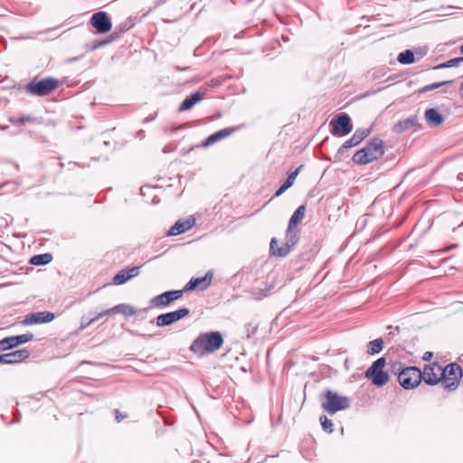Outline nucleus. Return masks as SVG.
Returning a JSON list of instances; mask_svg holds the SVG:
<instances>
[{
	"label": "nucleus",
	"mask_w": 463,
	"mask_h": 463,
	"mask_svg": "<svg viewBox=\"0 0 463 463\" xmlns=\"http://www.w3.org/2000/svg\"><path fill=\"white\" fill-rule=\"evenodd\" d=\"M166 151H168V148L165 147L164 148V153H166Z\"/></svg>",
	"instance_id": "51"
},
{
	"label": "nucleus",
	"mask_w": 463,
	"mask_h": 463,
	"mask_svg": "<svg viewBox=\"0 0 463 463\" xmlns=\"http://www.w3.org/2000/svg\"><path fill=\"white\" fill-rule=\"evenodd\" d=\"M223 344V337L218 331L200 334L192 343L190 350L194 354H210Z\"/></svg>",
	"instance_id": "1"
},
{
	"label": "nucleus",
	"mask_w": 463,
	"mask_h": 463,
	"mask_svg": "<svg viewBox=\"0 0 463 463\" xmlns=\"http://www.w3.org/2000/svg\"><path fill=\"white\" fill-rule=\"evenodd\" d=\"M111 311H113L114 314L121 313L125 317H132L136 314L135 308L127 304L117 305V306L111 307Z\"/></svg>",
	"instance_id": "28"
},
{
	"label": "nucleus",
	"mask_w": 463,
	"mask_h": 463,
	"mask_svg": "<svg viewBox=\"0 0 463 463\" xmlns=\"http://www.w3.org/2000/svg\"><path fill=\"white\" fill-rule=\"evenodd\" d=\"M234 132V128H222L212 135H210L208 137H206L203 142L202 143V146L203 147H208L210 146H212L213 144L229 137L230 135H232V133Z\"/></svg>",
	"instance_id": "20"
},
{
	"label": "nucleus",
	"mask_w": 463,
	"mask_h": 463,
	"mask_svg": "<svg viewBox=\"0 0 463 463\" xmlns=\"http://www.w3.org/2000/svg\"><path fill=\"white\" fill-rule=\"evenodd\" d=\"M432 356V353L431 352H426L423 355V360L427 361L429 359H430Z\"/></svg>",
	"instance_id": "44"
},
{
	"label": "nucleus",
	"mask_w": 463,
	"mask_h": 463,
	"mask_svg": "<svg viewBox=\"0 0 463 463\" xmlns=\"http://www.w3.org/2000/svg\"><path fill=\"white\" fill-rule=\"evenodd\" d=\"M293 182H291L288 178L286 179L284 184H282L287 190L293 185Z\"/></svg>",
	"instance_id": "41"
},
{
	"label": "nucleus",
	"mask_w": 463,
	"mask_h": 463,
	"mask_svg": "<svg viewBox=\"0 0 463 463\" xmlns=\"http://www.w3.org/2000/svg\"><path fill=\"white\" fill-rule=\"evenodd\" d=\"M203 99V94L199 91H195L187 96L179 107L180 111H186L191 109L195 104Z\"/></svg>",
	"instance_id": "23"
},
{
	"label": "nucleus",
	"mask_w": 463,
	"mask_h": 463,
	"mask_svg": "<svg viewBox=\"0 0 463 463\" xmlns=\"http://www.w3.org/2000/svg\"><path fill=\"white\" fill-rule=\"evenodd\" d=\"M460 91H461V96L463 97V81L461 82V85H460Z\"/></svg>",
	"instance_id": "46"
},
{
	"label": "nucleus",
	"mask_w": 463,
	"mask_h": 463,
	"mask_svg": "<svg viewBox=\"0 0 463 463\" xmlns=\"http://www.w3.org/2000/svg\"><path fill=\"white\" fill-rule=\"evenodd\" d=\"M257 331V326L252 325L251 323L246 326L247 337L250 338L251 335H253Z\"/></svg>",
	"instance_id": "36"
},
{
	"label": "nucleus",
	"mask_w": 463,
	"mask_h": 463,
	"mask_svg": "<svg viewBox=\"0 0 463 463\" xmlns=\"http://www.w3.org/2000/svg\"><path fill=\"white\" fill-rule=\"evenodd\" d=\"M55 316L53 313L50 311H41L32 313L25 317L23 321L24 325H33V324H43L49 323L54 319Z\"/></svg>",
	"instance_id": "17"
},
{
	"label": "nucleus",
	"mask_w": 463,
	"mask_h": 463,
	"mask_svg": "<svg viewBox=\"0 0 463 463\" xmlns=\"http://www.w3.org/2000/svg\"><path fill=\"white\" fill-rule=\"evenodd\" d=\"M190 314V309L187 307H182L175 311L161 314L156 317L157 326H170L182 318L185 317Z\"/></svg>",
	"instance_id": "10"
},
{
	"label": "nucleus",
	"mask_w": 463,
	"mask_h": 463,
	"mask_svg": "<svg viewBox=\"0 0 463 463\" xmlns=\"http://www.w3.org/2000/svg\"><path fill=\"white\" fill-rule=\"evenodd\" d=\"M139 270L140 266H135L130 269H122L114 276L113 283L115 285H122L126 283L128 279L137 277L139 274Z\"/></svg>",
	"instance_id": "18"
},
{
	"label": "nucleus",
	"mask_w": 463,
	"mask_h": 463,
	"mask_svg": "<svg viewBox=\"0 0 463 463\" xmlns=\"http://www.w3.org/2000/svg\"><path fill=\"white\" fill-rule=\"evenodd\" d=\"M111 314H114V313H113V311H111V308H109V309H106V310H103V311L98 313L96 316H94L92 317V319H94V322H96L99 318H102V317L111 315Z\"/></svg>",
	"instance_id": "35"
},
{
	"label": "nucleus",
	"mask_w": 463,
	"mask_h": 463,
	"mask_svg": "<svg viewBox=\"0 0 463 463\" xmlns=\"http://www.w3.org/2000/svg\"><path fill=\"white\" fill-rule=\"evenodd\" d=\"M184 293V292L183 289L165 291L162 294L154 297L151 299L150 303L154 307H167L173 301L180 298Z\"/></svg>",
	"instance_id": "14"
},
{
	"label": "nucleus",
	"mask_w": 463,
	"mask_h": 463,
	"mask_svg": "<svg viewBox=\"0 0 463 463\" xmlns=\"http://www.w3.org/2000/svg\"><path fill=\"white\" fill-rule=\"evenodd\" d=\"M32 120L30 116H23L21 118H11L10 121L15 125H24L25 122Z\"/></svg>",
	"instance_id": "33"
},
{
	"label": "nucleus",
	"mask_w": 463,
	"mask_h": 463,
	"mask_svg": "<svg viewBox=\"0 0 463 463\" xmlns=\"http://www.w3.org/2000/svg\"><path fill=\"white\" fill-rule=\"evenodd\" d=\"M144 134V131L143 130H140L139 131V136H142Z\"/></svg>",
	"instance_id": "49"
},
{
	"label": "nucleus",
	"mask_w": 463,
	"mask_h": 463,
	"mask_svg": "<svg viewBox=\"0 0 463 463\" xmlns=\"http://www.w3.org/2000/svg\"><path fill=\"white\" fill-rule=\"evenodd\" d=\"M383 348V340L382 338H377L370 341L367 344V354L373 355L379 354Z\"/></svg>",
	"instance_id": "27"
},
{
	"label": "nucleus",
	"mask_w": 463,
	"mask_h": 463,
	"mask_svg": "<svg viewBox=\"0 0 463 463\" xmlns=\"http://www.w3.org/2000/svg\"><path fill=\"white\" fill-rule=\"evenodd\" d=\"M452 82H453V80H445V81H441V82L431 83L432 90H436V89H438V88H439L441 86H445V85L450 84Z\"/></svg>",
	"instance_id": "38"
},
{
	"label": "nucleus",
	"mask_w": 463,
	"mask_h": 463,
	"mask_svg": "<svg viewBox=\"0 0 463 463\" xmlns=\"http://www.w3.org/2000/svg\"><path fill=\"white\" fill-rule=\"evenodd\" d=\"M104 145H105V146H109V142H108V141H104Z\"/></svg>",
	"instance_id": "48"
},
{
	"label": "nucleus",
	"mask_w": 463,
	"mask_h": 463,
	"mask_svg": "<svg viewBox=\"0 0 463 463\" xmlns=\"http://www.w3.org/2000/svg\"><path fill=\"white\" fill-rule=\"evenodd\" d=\"M392 371L398 372V381L400 385L411 390L416 388L422 381L421 371L416 366H409L402 369V364L395 363L392 364Z\"/></svg>",
	"instance_id": "3"
},
{
	"label": "nucleus",
	"mask_w": 463,
	"mask_h": 463,
	"mask_svg": "<svg viewBox=\"0 0 463 463\" xmlns=\"http://www.w3.org/2000/svg\"><path fill=\"white\" fill-rule=\"evenodd\" d=\"M298 237L296 232H293L292 230L288 232V228L287 229V240L285 242L286 246H288L289 251L293 248V246L298 242Z\"/></svg>",
	"instance_id": "31"
},
{
	"label": "nucleus",
	"mask_w": 463,
	"mask_h": 463,
	"mask_svg": "<svg viewBox=\"0 0 463 463\" xmlns=\"http://www.w3.org/2000/svg\"><path fill=\"white\" fill-rule=\"evenodd\" d=\"M173 68H174V70H175L177 71H187L189 69V67H180L178 65H175Z\"/></svg>",
	"instance_id": "43"
},
{
	"label": "nucleus",
	"mask_w": 463,
	"mask_h": 463,
	"mask_svg": "<svg viewBox=\"0 0 463 463\" xmlns=\"http://www.w3.org/2000/svg\"><path fill=\"white\" fill-rule=\"evenodd\" d=\"M33 339V335L32 333L5 337L0 340V352L11 350Z\"/></svg>",
	"instance_id": "11"
},
{
	"label": "nucleus",
	"mask_w": 463,
	"mask_h": 463,
	"mask_svg": "<svg viewBox=\"0 0 463 463\" xmlns=\"http://www.w3.org/2000/svg\"><path fill=\"white\" fill-rule=\"evenodd\" d=\"M421 375L425 383L435 385L442 380L441 365L437 363L427 364Z\"/></svg>",
	"instance_id": "12"
},
{
	"label": "nucleus",
	"mask_w": 463,
	"mask_h": 463,
	"mask_svg": "<svg viewBox=\"0 0 463 463\" xmlns=\"http://www.w3.org/2000/svg\"><path fill=\"white\" fill-rule=\"evenodd\" d=\"M371 134V128H358L354 131L352 137L346 140L337 150L335 156L341 160L346 150L359 145L365 137Z\"/></svg>",
	"instance_id": "9"
},
{
	"label": "nucleus",
	"mask_w": 463,
	"mask_h": 463,
	"mask_svg": "<svg viewBox=\"0 0 463 463\" xmlns=\"http://www.w3.org/2000/svg\"><path fill=\"white\" fill-rule=\"evenodd\" d=\"M303 165H299L298 168H296L293 172H291L288 175V178L294 183L296 177L298 176V175L299 174L300 170L302 169Z\"/></svg>",
	"instance_id": "37"
},
{
	"label": "nucleus",
	"mask_w": 463,
	"mask_h": 463,
	"mask_svg": "<svg viewBox=\"0 0 463 463\" xmlns=\"http://www.w3.org/2000/svg\"><path fill=\"white\" fill-rule=\"evenodd\" d=\"M166 151H168V148L165 147L164 148V153H166Z\"/></svg>",
	"instance_id": "50"
},
{
	"label": "nucleus",
	"mask_w": 463,
	"mask_h": 463,
	"mask_svg": "<svg viewBox=\"0 0 463 463\" xmlns=\"http://www.w3.org/2000/svg\"><path fill=\"white\" fill-rule=\"evenodd\" d=\"M155 118H156V116L147 117V118H144V119H143V123H144V124L148 123V122H150V121L154 120V119H155Z\"/></svg>",
	"instance_id": "45"
},
{
	"label": "nucleus",
	"mask_w": 463,
	"mask_h": 463,
	"mask_svg": "<svg viewBox=\"0 0 463 463\" xmlns=\"http://www.w3.org/2000/svg\"><path fill=\"white\" fill-rule=\"evenodd\" d=\"M282 38H283L284 41H288V37H284L283 36Z\"/></svg>",
	"instance_id": "52"
},
{
	"label": "nucleus",
	"mask_w": 463,
	"mask_h": 463,
	"mask_svg": "<svg viewBox=\"0 0 463 463\" xmlns=\"http://www.w3.org/2000/svg\"><path fill=\"white\" fill-rule=\"evenodd\" d=\"M319 421L322 425L323 430L327 433H332L334 431V424L331 420H329L326 415H322L319 418Z\"/></svg>",
	"instance_id": "32"
},
{
	"label": "nucleus",
	"mask_w": 463,
	"mask_h": 463,
	"mask_svg": "<svg viewBox=\"0 0 463 463\" xmlns=\"http://www.w3.org/2000/svg\"><path fill=\"white\" fill-rule=\"evenodd\" d=\"M383 154V141L379 137H373L364 147L356 151L352 159L354 164L363 165L379 159Z\"/></svg>",
	"instance_id": "2"
},
{
	"label": "nucleus",
	"mask_w": 463,
	"mask_h": 463,
	"mask_svg": "<svg viewBox=\"0 0 463 463\" xmlns=\"http://www.w3.org/2000/svg\"><path fill=\"white\" fill-rule=\"evenodd\" d=\"M30 356V352L25 349H19L7 354H0V364H14L25 361Z\"/></svg>",
	"instance_id": "16"
},
{
	"label": "nucleus",
	"mask_w": 463,
	"mask_h": 463,
	"mask_svg": "<svg viewBox=\"0 0 463 463\" xmlns=\"http://www.w3.org/2000/svg\"><path fill=\"white\" fill-rule=\"evenodd\" d=\"M425 119L430 127H438L444 122L443 116L433 108L425 111Z\"/></svg>",
	"instance_id": "22"
},
{
	"label": "nucleus",
	"mask_w": 463,
	"mask_h": 463,
	"mask_svg": "<svg viewBox=\"0 0 463 463\" xmlns=\"http://www.w3.org/2000/svg\"><path fill=\"white\" fill-rule=\"evenodd\" d=\"M269 250L273 256L278 257H286L290 252L288 246H286L285 243L281 246H278V241L276 238L271 239Z\"/></svg>",
	"instance_id": "25"
},
{
	"label": "nucleus",
	"mask_w": 463,
	"mask_h": 463,
	"mask_svg": "<svg viewBox=\"0 0 463 463\" xmlns=\"http://www.w3.org/2000/svg\"><path fill=\"white\" fill-rule=\"evenodd\" d=\"M286 191H287V189H286L283 185H281V186H280V187L276 191V193H275V194H274V195H275L276 197H279V196H280V195H281L284 192H286Z\"/></svg>",
	"instance_id": "40"
},
{
	"label": "nucleus",
	"mask_w": 463,
	"mask_h": 463,
	"mask_svg": "<svg viewBox=\"0 0 463 463\" xmlns=\"http://www.w3.org/2000/svg\"><path fill=\"white\" fill-rule=\"evenodd\" d=\"M442 382L448 391H454L463 377V370L458 364H449L446 367L441 366Z\"/></svg>",
	"instance_id": "7"
},
{
	"label": "nucleus",
	"mask_w": 463,
	"mask_h": 463,
	"mask_svg": "<svg viewBox=\"0 0 463 463\" xmlns=\"http://www.w3.org/2000/svg\"><path fill=\"white\" fill-rule=\"evenodd\" d=\"M213 272L208 271L203 277L192 278L184 287V292L193 291L196 288L206 289L212 283Z\"/></svg>",
	"instance_id": "15"
},
{
	"label": "nucleus",
	"mask_w": 463,
	"mask_h": 463,
	"mask_svg": "<svg viewBox=\"0 0 463 463\" xmlns=\"http://www.w3.org/2000/svg\"><path fill=\"white\" fill-rule=\"evenodd\" d=\"M115 414H116V420L118 422H120L123 419L127 418V415L126 414H121L118 410L115 411Z\"/></svg>",
	"instance_id": "39"
},
{
	"label": "nucleus",
	"mask_w": 463,
	"mask_h": 463,
	"mask_svg": "<svg viewBox=\"0 0 463 463\" xmlns=\"http://www.w3.org/2000/svg\"><path fill=\"white\" fill-rule=\"evenodd\" d=\"M58 84V80L54 78H44L39 80L34 79L26 85V90L33 95L43 97L54 90Z\"/></svg>",
	"instance_id": "6"
},
{
	"label": "nucleus",
	"mask_w": 463,
	"mask_h": 463,
	"mask_svg": "<svg viewBox=\"0 0 463 463\" xmlns=\"http://www.w3.org/2000/svg\"><path fill=\"white\" fill-rule=\"evenodd\" d=\"M305 212H306L305 205H300L297 208V210L293 213L292 216L289 219L288 225V232L301 222V221L304 218Z\"/></svg>",
	"instance_id": "24"
},
{
	"label": "nucleus",
	"mask_w": 463,
	"mask_h": 463,
	"mask_svg": "<svg viewBox=\"0 0 463 463\" xmlns=\"http://www.w3.org/2000/svg\"><path fill=\"white\" fill-rule=\"evenodd\" d=\"M397 61L402 64H411L414 62V53L411 50H406L398 54Z\"/></svg>",
	"instance_id": "29"
},
{
	"label": "nucleus",
	"mask_w": 463,
	"mask_h": 463,
	"mask_svg": "<svg viewBox=\"0 0 463 463\" xmlns=\"http://www.w3.org/2000/svg\"><path fill=\"white\" fill-rule=\"evenodd\" d=\"M194 219L178 220L167 232L168 236H175L185 232L194 225Z\"/></svg>",
	"instance_id": "19"
},
{
	"label": "nucleus",
	"mask_w": 463,
	"mask_h": 463,
	"mask_svg": "<svg viewBox=\"0 0 463 463\" xmlns=\"http://www.w3.org/2000/svg\"><path fill=\"white\" fill-rule=\"evenodd\" d=\"M460 62H463V56L462 57L454 58V59H450V60L447 61L446 62L439 63V64L434 66L433 69L434 70H440V69H445V68H450V67L457 66Z\"/></svg>",
	"instance_id": "30"
},
{
	"label": "nucleus",
	"mask_w": 463,
	"mask_h": 463,
	"mask_svg": "<svg viewBox=\"0 0 463 463\" xmlns=\"http://www.w3.org/2000/svg\"><path fill=\"white\" fill-rule=\"evenodd\" d=\"M94 323V319L92 317L90 319H88L86 317H82L80 320V330L82 331L86 329L89 326Z\"/></svg>",
	"instance_id": "34"
},
{
	"label": "nucleus",
	"mask_w": 463,
	"mask_h": 463,
	"mask_svg": "<svg viewBox=\"0 0 463 463\" xmlns=\"http://www.w3.org/2000/svg\"><path fill=\"white\" fill-rule=\"evenodd\" d=\"M385 364L386 359L384 357H380L366 370L365 377L371 380L373 385L381 387L388 383L390 378L389 373L383 371Z\"/></svg>",
	"instance_id": "5"
},
{
	"label": "nucleus",
	"mask_w": 463,
	"mask_h": 463,
	"mask_svg": "<svg viewBox=\"0 0 463 463\" xmlns=\"http://www.w3.org/2000/svg\"><path fill=\"white\" fill-rule=\"evenodd\" d=\"M460 52L463 53V43L459 47Z\"/></svg>",
	"instance_id": "47"
},
{
	"label": "nucleus",
	"mask_w": 463,
	"mask_h": 463,
	"mask_svg": "<svg viewBox=\"0 0 463 463\" xmlns=\"http://www.w3.org/2000/svg\"><path fill=\"white\" fill-rule=\"evenodd\" d=\"M331 134L335 137H345L353 130L351 118L346 113L337 114L330 122Z\"/></svg>",
	"instance_id": "8"
},
{
	"label": "nucleus",
	"mask_w": 463,
	"mask_h": 463,
	"mask_svg": "<svg viewBox=\"0 0 463 463\" xmlns=\"http://www.w3.org/2000/svg\"><path fill=\"white\" fill-rule=\"evenodd\" d=\"M52 259L51 253L37 254L31 258L30 263L34 266H43L49 264Z\"/></svg>",
	"instance_id": "26"
},
{
	"label": "nucleus",
	"mask_w": 463,
	"mask_h": 463,
	"mask_svg": "<svg viewBox=\"0 0 463 463\" xmlns=\"http://www.w3.org/2000/svg\"><path fill=\"white\" fill-rule=\"evenodd\" d=\"M90 24L99 33H106L110 31L112 24L106 12L100 11L95 13L90 18Z\"/></svg>",
	"instance_id": "13"
},
{
	"label": "nucleus",
	"mask_w": 463,
	"mask_h": 463,
	"mask_svg": "<svg viewBox=\"0 0 463 463\" xmlns=\"http://www.w3.org/2000/svg\"><path fill=\"white\" fill-rule=\"evenodd\" d=\"M321 406L324 411L329 414H335L337 411L346 410L350 407V399L346 396H342L335 392L326 390L323 395Z\"/></svg>",
	"instance_id": "4"
},
{
	"label": "nucleus",
	"mask_w": 463,
	"mask_h": 463,
	"mask_svg": "<svg viewBox=\"0 0 463 463\" xmlns=\"http://www.w3.org/2000/svg\"><path fill=\"white\" fill-rule=\"evenodd\" d=\"M417 127H419L418 118L416 116H411V117L407 118L404 120H401V121L397 122L393 126L392 130H393V132L400 134L406 130H409V129H411V128H414Z\"/></svg>",
	"instance_id": "21"
},
{
	"label": "nucleus",
	"mask_w": 463,
	"mask_h": 463,
	"mask_svg": "<svg viewBox=\"0 0 463 463\" xmlns=\"http://www.w3.org/2000/svg\"><path fill=\"white\" fill-rule=\"evenodd\" d=\"M430 90H432V87H431V84H429V85L424 86L420 90V92H428V91H430Z\"/></svg>",
	"instance_id": "42"
}]
</instances>
